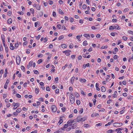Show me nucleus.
Instances as JSON below:
<instances>
[{"instance_id":"obj_1","label":"nucleus","mask_w":133,"mask_h":133,"mask_svg":"<svg viewBox=\"0 0 133 133\" xmlns=\"http://www.w3.org/2000/svg\"><path fill=\"white\" fill-rule=\"evenodd\" d=\"M70 100L71 104H73L75 102V99L74 96L73 97L72 96H70L69 97Z\"/></svg>"},{"instance_id":"obj_2","label":"nucleus","mask_w":133,"mask_h":133,"mask_svg":"<svg viewBox=\"0 0 133 133\" xmlns=\"http://www.w3.org/2000/svg\"><path fill=\"white\" fill-rule=\"evenodd\" d=\"M51 109L53 112H55L57 110L56 107L55 105H53L51 107Z\"/></svg>"},{"instance_id":"obj_3","label":"nucleus","mask_w":133,"mask_h":133,"mask_svg":"<svg viewBox=\"0 0 133 133\" xmlns=\"http://www.w3.org/2000/svg\"><path fill=\"white\" fill-rule=\"evenodd\" d=\"M122 124L121 123H113V125L114 127H120L121 126Z\"/></svg>"},{"instance_id":"obj_4","label":"nucleus","mask_w":133,"mask_h":133,"mask_svg":"<svg viewBox=\"0 0 133 133\" xmlns=\"http://www.w3.org/2000/svg\"><path fill=\"white\" fill-rule=\"evenodd\" d=\"M20 60V58L19 56H17L16 58V62L17 64L19 65V64Z\"/></svg>"},{"instance_id":"obj_5","label":"nucleus","mask_w":133,"mask_h":133,"mask_svg":"<svg viewBox=\"0 0 133 133\" xmlns=\"http://www.w3.org/2000/svg\"><path fill=\"white\" fill-rule=\"evenodd\" d=\"M71 51L70 50H68L63 52V53H65V54L67 56H69L70 54V52Z\"/></svg>"},{"instance_id":"obj_6","label":"nucleus","mask_w":133,"mask_h":133,"mask_svg":"<svg viewBox=\"0 0 133 133\" xmlns=\"http://www.w3.org/2000/svg\"><path fill=\"white\" fill-rule=\"evenodd\" d=\"M76 120V119H74V120H69L67 122V124H68L69 125V124H72L75 122V120Z\"/></svg>"},{"instance_id":"obj_7","label":"nucleus","mask_w":133,"mask_h":133,"mask_svg":"<svg viewBox=\"0 0 133 133\" xmlns=\"http://www.w3.org/2000/svg\"><path fill=\"white\" fill-rule=\"evenodd\" d=\"M83 36L85 37H87V38L89 39L90 38V36L89 34H84Z\"/></svg>"},{"instance_id":"obj_8","label":"nucleus","mask_w":133,"mask_h":133,"mask_svg":"<svg viewBox=\"0 0 133 133\" xmlns=\"http://www.w3.org/2000/svg\"><path fill=\"white\" fill-rule=\"evenodd\" d=\"M122 130V128H119L116 129V131H117V133H121V130Z\"/></svg>"},{"instance_id":"obj_9","label":"nucleus","mask_w":133,"mask_h":133,"mask_svg":"<svg viewBox=\"0 0 133 133\" xmlns=\"http://www.w3.org/2000/svg\"><path fill=\"white\" fill-rule=\"evenodd\" d=\"M101 91L102 92H105L106 90L105 87L104 86H102L101 88Z\"/></svg>"},{"instance_id":"obj_10","label":"nucleus","mask_w":133,"mask_h":133,"mask_svg":"<svg viewBox=\"0 0 133 133\" xmlns=\"http://www.w3.org/2000/svg\"><path fill=\"white\" fill-rule=\"evenodd\" d=\"M75 79V77L74 76H73L71 78L70 80V82L72 84H73Z\"/></svg>"},{"instance_id":"obj_11","label":"nucleus","mask_w":133,"mask_h":133,"mask_svg":"<svg viewBox=\"0 0 133 133\" xmlns=\"http://www.w3.org/2000/svg\"><path fill=\"white\" fill-rule=\"evenodd\" d=\"M77 123H75L73 124L72 125L71 128L74 129L76 128L77 126Z\"/></svg>"},{"instance_id":"obj_12","label":"nucleus","mask_w":133,"mask_h":133,"mask_svg":"<svg viewBox=\"0 0 133 133\" xmlns=\"http://www.w3.org/2000/svg\"><path fill=\"white\" fill-rule=\"evenodd\" d=\"M98 83H96V84L95 87L96 88V90L98 91L100 90V88L98 87Z\"/></svg>"},{"instance_id":"obj_13","label":"nucleus","mask_w":133,"mask_h":133,"mask_svg":"<svg viewBox=\"0 0 133 133\" xmlns=\"http://www.w3.org/2000/svg\"><path fill=\"white\" fill-rule=\"evenodd\" d=\"M87 119V118L86 117H84L83 118H81L80 119L79 121H84L85 120H86Z\"/></svg>"},{"instance_id":"obj_14","label":"nucleus","mask_w":133,"mask_h":133,"mask_svg":"<svg viewBox=\"0 0 133 133\" xmlns=\"http://www.w3.org/2000/svg\"><path fill=\"white\" fill-rule=\"evenodd\" d=\"M10 48L12 50H13L14 49V46H13L12 44L11 43L10 44Z\"/></svg>"},{"instance_id":"obj_15","label":"nucleus","mask_w":133,"mask_h":133,"mask_svg":"<svg viewBox=\"0 0 133 133\" xmlns=\"http://www.w3.org/2000/svg\"><path fill=\"white\" fill-rule=\"evenodd\" d=\"M115 29L117 30H120L121 29L119 26L117 24H116V25L115 26Z\"/></svg>"},{"instance_id":"obj_16","label":"nucleus","mask_w":133,"mask_h":133,"mask_svg":"<svg viewBox=\"0 0 133 133\" xmlns=\"http://www.w3.org/2000/svg\"><path fill=\"white\" fill-rule=\"evenodd\" d=\"M5 72L4 75V76L5 78L7 76V72H8V70H7V69H5Z\"/></svg>"},{"instance_id":"obj_17","label":"nucleus","mask_w":133,"mask_h":133,"mask_svg":"<svg viewBox=\"0 0 133 133\" xmlns=\"http://www.w3.org/2000/svg\"><path fill=\"white\" fill-rule=\"evenodd\" d=\"M114 29H115V26H111L109 27V29L110 30H112Z\"/></svg>"},{"instance_id":"obj_18","label":"nucleus","mask_w":133,"mask_h":133,"mask_svg":"<svg viewBox=\"0 0 133 133\" xmlns=\"http://www.w3.org/2000/svg\"><path fill=\"white\" fill-rule=\"evenodd\" d=\"M1 38L3 42H5V39L4 35H1Z\"/></svg>"},{"instance_id":"obj_19","label":"nucleus","mask_w":133,"mask_h":133,"mask_svg":"<svg viewBox=\"0 0 133 133\" xmlns=\"http://www.w3.org/2000/svg\"><path fill=\"white\" fill-rule=\"evenodd\" d=\"M35 92L36 94H38L39 92V89L38 88H36L35 89Z\"/></svg>"},{"instance_id":"obj_20","label":"nucleus","mask_w":133,"mask_h":133,"mask_svg":"<svg viewBox=\"0 0 133 133\" xmlns=\"http://www.w3.org/2000/svg\"><path fill=\"white\" fill-rule=\"evenodd\" d=\"M36 6L35 7L36 8L37 10H39L40 9V7L39 6V5L37 4V5H36Z\"/></svg>"},{"instance_id":"obj_21","label":"nucleus","mask_w":133,"mask_h":133,"mask_svg":"<svg viewBox=\"0 0 133 133\" xmlns=\"http://www.w3.org/2000/svg\"><path fill=\"white\" fill-rule=\"evenodd\" d=\"M8 22L9 24L11 23H12V19L11 18H9L8 20Z\"/></svg>"},{"instance_id":"obj_22","label":"nucleus","mask_w":133,"mask_h":133,"mask_svg":"<svg viewBox=\"0 0 133 133\" xmlns=\"http://www.w3.org/2000/svg\"><path fill=\"white\" fill-rule=\"evenodd\" d=\"M61 46V47L62 48H66L67 47V46L65 44H62Z\"/></svg>"},{"instance_id":"obj_23","label":"nucleus","mask_w":133,"mask_h":133,"mask_svg":"<svg viewBox=\"0 0 133 133\" xmlns=\"http://www.w3.org/2000/svg\"><path fill=\"white\" fill-rule=\"evenodd\" d=\"M61 118L62 117H60V119L58 122V123L59 124H61L63 122V120L62 119H61Z\"/></svg>"},{"instance_id":"obj_24","label":"nucleus","mask_w":133,"mask_h":133,"mask_svg":"<svg viewBox=\"0 0 133 133\" xmlns=\"http://www.w3.org/2000/svg\"><path fill=\"white\" fill-rule=\"evenodd\" d=\"M108 46H103L101 48V49H107V48Z\"/></svg>"},{"instance_id":"obj_25","label":"nucleus","mask_w":133,"mask_h":133,"mask_svg":"<svg viewBox=\"0 0 133 133\" xmlns=\"http://www.w3.org/2000/svg\"><path fill=\"white\" fill-rule=\"evenodd\" d=\"M33 71L35 74H39V72L36 70H33Z\"/></svg>"},{"instance_id":"obj_26","label":"nucleus","mask_w":133,"mask_h":133,"mask_svg":"<svg viewBox=\"0 0 133 133\" xmlns=\"http://www.w3.org/2000/svg\"><path fill=\"white\" fill-rule=\"evenodd\" d=\"M12 105H13V106L14 107L13 109L15 110L17 109V107H15V106H16V105L15 104V102H13L12 103Z\"/></svg>"},{"instance_id":"obj_27","label":"nucleus","mask_w":133,"mask_h":133,"mask_svg":"<svg viewBox=\"0 0 133 133\" xmlns=\"http://www.w3.org/2000/svg\"><path fill=\"white\" fill-rule=\"evenodd\" d=\"M64 36L63 35H61L58 38V39L59 40H61L63 39L64 38Z\"/></svg>"},{"instance_id":"obj_28","label":"nucleus","mask_w":133,"mask_h":133,"mask_svg":"<svg viewBox=\"0 0 133 133\" xmlns=\"http://www.w3.org/2000/svg\"><path fill=\"white\" fill-rule=\"evenodd\" d=\"M59 14H62V15H63L64 14V13L62 11V10H61V9H59Z\"/></svg>"},{"instance_id":"obj_29","label":"nucleus","mask_w":133,"mask_h":133,"mask_svg":"<svg viewBox=\"0 0 133 133\" xmlns=\"http://www.w3.org/2000/svg\"><path fill=\"white\" fill-rule=\"evenodd\" d=\"M83 44L84 46H86L88 44L87 43V41H85L83 42Z\"/></svg>"},{"instance_id":"obj_30","label":"nucleus","mask_w":133,"mask_h":133,"mask_svg":"<svg viewBox=\"0 0 133 133\" xmlns=\"http://www.w3.org/2000/svg\"><path fill=\"white\" fill-rule=\"evenodd\" d=\"M33 63V62L32 61H31L29 62V66H32V64Z\"/></svg>"},{"instance_id":"obj_31","label":"nucleus","mask_w":133,"mask_h":133,"mask_svg":"<svg viewBox=\"0 0 133 133\" xmlns=\"http://www.w3.org/2000/svg\"><path fill=\"white\" fill-rule=\"evenodd\" d=\"M75 95L76 97H78L79 96V94L77 92L75 93Z\"/></svg>"},{"instance_id":"obj_32","label":"nucleus","mask_w":133,"mask_h":133,"mask_svg":"<svg viewBox=\"0 0 133 133\" xmlns=\"http://www.w3.org/2000/svg\"><path fill=\"white\" fill-rule=\"evenodd\" d=\"M48 2L50 5H51L53 3V2L52 1L49 0Z\"/></svg>"},{"instance_id":"obj_33","label":"nucleus","mask_w":133,"mask_h":133,"mask_svg":"<svg viewBox=\"0 0 133 133\" xmlns=\"http://www.w3.org/2000/svg\"><path fill=\"white\" fill-rule=\"evenodd\" d=\"M30 11L31 13L33 14L34 12V10L33 8L30 9Z\"/></svg>"},{"instance_id":"obj_34","label":"nucleus","mask_w":133,"mask_h":133,"mask_svg":"<svg viewBox=\"0 0 133 133\" xmlns=\"http://www.w3.org/2000/svg\"><path fill=\"white\" fill-rule=\"evenodd\" d=\"M46 90L48 91H50V88L49 86H47L46 88Z\"/></svg>"},{"instance_id":"obj_35","label":"nucleus","mask_w":133,"mask_h":133,"mask_svg":"<svg viewBox=\"0 0 133 133\" xmlns=\"http://www.w3.org/2000/svg\"><path fill=\"white\" fill-rule=\"evenodd\" d=\"M68 66V64H65V66H63L62 67V69H64L66 67V66Z\"/></svg>"},{"instance_id":"obj_36","label":"nucleus","mask_w":133,"mask_h":133,"mask_svg":"<svg viewBox=\"0 0 133 133\" xmlns=\"http://www.w3.org/2000/svg\"><path fill=\"white\" fill-rule=\"evenodd\" d=\"M118 56L117 55H115L114 57V58L115 59H116L118 58Z\"/></svg>"},{"instance_id":"obj_37","label":"nucleus","mask_w":133,"mask_h":133,"mask_svg":"<svg viewBox=\"0 0 133 133\" xmlns=\"http://www.w3.org/2000/svg\"><path fill=\"white\" fill-rule=\"evenodd\" d=\"M102 125V123H99L96 124V126L97 127L98 126H101Z\"/></svg>"},{"instance_id":"obj_38","label":"nucleus","mask_w":133,"mask_h":133,"mask_svg":"<svg viewBox=\"0 0 133 133\" xmlns=\"http://www.w3.org/2000/svg\"><path fill=\"white\" fill-rule=\"evenodd\" d=\"M42 62V59H39L37 63L38 64H39Z\"/></svg>"},{"instance_id":"obj_39","label":"nucleus","mask_w":133,"mask_h":133,"mask_svg":"<svg viewBox=\"0 0 133 133\" xmlns=\"http://www.w3.org/2000/svg\"><path fill=\"white\" fill-rule=\"evenodd\" d=\"M76 102V103H77V104L78 105H79L80 104V102L79 100H77Z\"/></svg>"},{"instance_id":"obj_40","label":"nucleus","mask_w":133,"mask_h":133,"mask_svg":"<svg viewBox=\"0 0 133 133\" xmlns=\"http://www.w3.org/2000/svg\"><path fill=\"white\" fill-rule=\"evenodd\" d=\"M61 25L60 24H58L57 25V27H58V29H60L61 28Z\"/></svg>"},{"instance_id":"obj_41","label":"nucleus","mask_w":133,"mask_h":133,"mask_svg":"<svg viewBox=\"0 0 133 133\" xmlns=\"http://www.w3.org/2000/svg\"><path fill=\"white\" fill-rule=\"evenodd\" d=\"M19 44L18 43H15V48H17Z\"/></svg>"},{"instance_id":"obj_42","label":"nucleus","mask_w":133,"mask_h":133,"mask_svg":"<svg viewBox=\"0 0 133 133\" xmlns=\"http://www.w3.org/2000/svg\"><path fill=\"white\" fill-rule=\"evenodd\" d=\"M82 2L81 1L79 3V8H80L81 7V6L82 5Z\"/></svg>"},{"instance_id":"obj_43","label":"nucleus","mask_w":133,"mask_h":133,"mask_svg":"<svg viewBox=\"0 0 133 133\" xmlns=\"http://www.w3.org/2000/svg\"><path fill=\"white\" fill-rule=\"evenodd\" d=\"M122 38L124 41H126L127 39V37H123Z\"/></svg>"},{"instance_id":"obj_44","label":"nucleus","mask_w":133,"mask_h":133,"mask_svg":"<svg viewBox=\"0 0 133 133\" xmlns=\"http://www.w3.org/2000/svg\"><path fill=\"white\" fill-rule=\"evenodd\" d=\"M5 50L6 53H8V46L5 47Z\"/></svg>"},{"instance_id":"obj_45","label":"nucleus","mask_w":133,"mask_h":133,"mask_svg":"<svg viewBox=\"0 0 133 133\" xmlns=\"http://www.w3.org/2000/svg\"><path fill=\"white\" fill-rule=\"evenodd\" d=\"M12 13V12L11 11H9L7 13V15L9 16H10Z\"/></svg>"},{"instance_id":"obj_46","label":"nucleus","mask_w":133,"mask_h":133,"mask_svg":"<svg viewBox=\"0 0 133 133\" xmlns=\"http://www.w3.org/2000/svg\"><path fill=\"white\" fill-rule=\"evenodd\" d=\"M16 96L19 98H20L21 97V96L18 94H16Z\"/></svg>"},{"instance_id":"obj_47","label":"nucleus","mask_w":133,"mask_h":133,"mask_svg":"<svg viewBox=\"0 0 133 133\" xmlns=\"http://www.w3.org/2000/svg\"><path fill=\"white\" fill-rule=\"evenodd\" d=\"M83 108H82L81 109V110H80L79 112L80 114H81L83 112Z\"/></svg>"},{"instance_id":"obj_48","label":"nucleus","mask_w":133,"mask_h":133,"mask_svg":"<svg viewBox=\"0 0 133 133\" xmlns=\"http://www.w3.org/2000/svg\"><path fill=\"white\" fill-rule=\"evenodd\" d=\"M38 100L39 101H41L42 102H43V98L42 97L39 98L38 99Z\"/></svg>"},{"instance_id":"obj_49","label":"nucleus","mask_w":133,"mask_h":133,"mask_svg":"<svg viewBox=\"0 0 133 133\" xmlns=\"http://www.w3.org/2000/svg\"><path fill=\"white\" fill-rule=\"evenodd\" d=\"M87 6L85 4H83L82 6V8L83 9H85L87 8Z\"/></svg>"},{"instance_id":"obj_50","label":"nucleus","mask_w":133,"mask_h":133,"mask_svg":"<svg viewBox=\"0 0 133 133\" xmlns=\"http://www.w3.org/2000/svg\"><path fill=\"white\" fill-rule=\"evenodd\" d=\"M30 50L29 49H27V50L26 51V53L27 54H29L30 53Z\"/></svg>"},{"instance_id":"obj_51","label":"nucleus","mask_w":133,"mask_h":133,"mask_svg":"<svg viewBox=\"0 0 133 133\" xmlns=\"http://www.w3.org/2000/svg\"><path fill=\"white\" fill-rule=\"evenodd\" d=\"M21 68V69L22 70H24V71L25 68L24 66H22Z\"/></svg>"},{"instance_id":"obj_52","label":"nucleus","mask_w":133,"mask_h":133,"mask_svg":"<svg viewBox=\"0 0 133 133\" xmlns=\"http://www.w3.org/2000/svg\"><path fill=\"white\" fill-rule=\"evenodd\" d=\"M3 50V48L2 46V45L0 46V51H2Z\"/></svg>"},{"instance_id":"obj_53","label":"nucleus","mask_w":133,"mask_h":133,"mask_svg":"<svg viewBox=\"0 0 133 133\" xmlns=\"http://www.w3.org/2000/svg\"><path fill=\"white\" fill-rule=\"evenodd\" d=\"M18 13L21 15H22L23 14V12L22 11H19Z\"/></svg>"},{"instance_id":"obj_54","label":"nucleus","mask_w":133,"mask_h":133,"mask_svg":"<svg viewBox=\"0 0 133 133\" xmlns=\"http://www.w3.org/2000/svg\"><path fill=\"white\" fill-rule=\"evenodd\" d=\"M59 3L60 4H62L63 3V2L62 0H60L59 1Z\"/></svg>"},{"instance_id":"obj_55","label":"nucleus","mask_w":133,"mask_h":133,"mask_svg":"<svg viewBox=\"0 0 133 133\" xmlns=\"http://www.w3.org/2000/svg\"><path fill=\"white\" fill-rule=\"evenodd\" d=\"M92 100L93 102V103H94V105H95V103H96V99H92Z\"/></svg>"},{"instance_id":"obj_56","label":"nucleus","mask_w":133,"mask_h":133,"mask_svg":"<svg viewBox=\"0 0 133 133\" xmlns=\"http://www.w3.org/2000/svg\"><path fill=\"white\" fill-rule=\"evenodd\" d=\"M79 22L80 23L83 24V21L82 19H80L79 21Z\"/></svg>"},{"instance_id":"obj_57","label":"nucleus","mask_w":133,"mask_h":133,"mask_svg":"<svg viewBox=\"0 0 133 133\" xmlns=\"http://www.w3.org/2000/svg\"><path fill=\"white\" fill-rule=\"evenodd\" d=\"M61 109L63 112H64L66 110V109L64 107H63Z\"/></svg>"},{"instance_id":"obj_58","label":"nucleus","mask_w":133,"mask_h":133,"mask_svg":"<svg viewBox=\"0 0 133 133\" xmlns=\"http://www.w3.org/2000/svg\"><path fill=\"white\" fill-rule=\"evenodd\" d=\"M21 109H17L16 110V112H17L19 113L21 112Z\"/></svg>"},{"instance_id":"obj_59","label":"nucleus","mask_w":133,"mask_h":133,"mask_svg":"<svg viewBox=\"0 0 133 133\" xmlns=\"http://www.w3.org/2000/svg\"><path fill=\"white\" fill-rule=\"evenodd\" d=\"M8 85V84L5 83L4 84V88L5 89H6L7 88Z\"/></svg>"},{"instance_id":"obj_60","label":"nucleus","mask_w":133,"mask_h":133,"mask_svg":"<svg viewBox=\"0 0 133 133\" xmlns=\"http://www.w3.org/2000/svg\"><path fill=\"white\" fill-rule=\"evenodd\" d=\"M53 16L54 17H55L56 16V14L55 12V11H53Z\"/></svg>"},{"instance_id":"obj_61","label":"nucleus","mask_w":133,"mask_h":133,"mask_svg":"<svg viewBox=\"0 0 133 133\" xmlns=\"http://www.w3.org/2000/svg\"><path fill=\"white\" fill-rule=\"evenodd\" d=\"M129 10V9L128 8H125L124 10V12H126L128 11Z\"/></svg>"},{"instance_id":"obj_62","label":"nucleus","mask_w":133,"mask_h":133,"mask_svg":"<svg viewBox=\"0 0 133 133\" xmlns=\"http://www.w3.org/2000/svg\"><path fill=\"white\" fill-rule=\"evenodd\" d=\"M81 93L83 95H85L84 92L83 90H81Z\"/></svg>"},{"instance_id":"obj_63","label":"nucleus","mask_w":133,"mask_h":133,"mask_svg":"<svg viewBox=\"0 0 133 133\" xmlns=\"http://www.w3.org/2000/svg\"><path fill=\"white\" fill-rule=\"evenodd\" d=\"M128 33L129 34H131L133 35V31H131V30H129L128 31Z\"/></svg>"},{"instance_id":"obj_64","label":"nucleus","mask_w":133,"mask_h":133,"mask_svg":"<svg viewBox=\"0 0 133 133\" xmlns=\"http://www.w3.org/2000/svg\"><path fill=\"white\" fill-rule=\"evenodd\" d=\"M57 133H62V131L60 130H58L57 131H56Z\"/></svg>"}]
</instances>
